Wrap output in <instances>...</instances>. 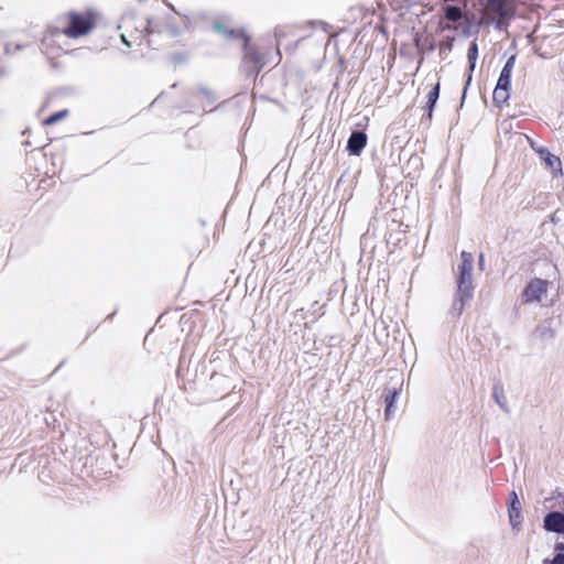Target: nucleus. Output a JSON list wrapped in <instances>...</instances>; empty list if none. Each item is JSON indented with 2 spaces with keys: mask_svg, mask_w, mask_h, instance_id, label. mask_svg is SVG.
Instances as JSON below:
<instances>
[{
  "mask_svg": "<svg viewBox=\"0 0 564 564\" xmlns=\"http://www.w3.org/2000/svg\"><path fill=\"white\" fill-rule=\"evenodd\" d=\"M99 21L100 14L94 8L66 11L57 18L56 26L46 30L42 42L48 48L61 35L73 40L85 37L97 28Z\"/></svg>",
  "mask_w": 564,
  "mask_h": 564,
  "instance_id": "f257e3e1",
  "label": "nucleus"
},
{
  "mask_svg": "<svg viewBox=\"0 0 564 564\" xmlns=\"http://www.w3.org/2000/svg\"><path fill=\"white\" fill-rule=\"evenodd\" d=\"M241 50V64L250 74L257 76L270 63L272 47L253 42L251 36L245 39Z\"/></svg>",
  "mask_w": 564,
  "mask_h": 564,
  "instance_id": "f03ea898",
  "label": "nucleus"
},
{
  "mask_svg": "<svg viewBox=\"0 0 564 564\" xmlns=\"http://www.w3.org/2000/svg\"><path fill=\"white\" fill-rule=\"evenodd\" d=\"M516 56L512 55L506 62L500 76L498 78L496 88L492 93L494 102L497 105H502L507 102L510 97V86H511V74L514 67Z\"/></svg>",
  "mask_w": 564,
  "mask_h": 564,
  "instance_id": "7ed1b4c3",
  "label": "nucleus"
},
{
  "mask_svg": "<svg viewBox=\"0 0 564 564\" xmlns=\"http://www.w3.org/2000/svg\"><path fill=\"white\" fill-rule=\"evenodd\" d=\"M511 15V8L507 0H487L482 21L490 23L497 21L501 23L505 19Z\"/></svg>",
  "mask_w": 564,
  "mask_h": 564,
  "instance_id": "20e7f679",
  "label": "nucleus"
},
{
  "mask_svg": "<svg viewBox=\"0 0 564 564\" xmlns=\"http://www.w3.org/2000/svg\"><path fill=\"white\" fill-rule=\"evenodd\" d=\"M547 289L549 282L546 280L540 278L530 280L522 292L523 303L541 302L542 297L546 295Z\"/></svg>",
  "mask_w": 564,
  "mask_h": 564,
  "instance_id": "39448f33",
  "label": "nucleus"
},
{
  "mask_svg": "<svg viewBox=\"0 0 564 564\" xmlns=\"http://www.w3.org/2000/svg\"><path fill=\"white\" fill-rule=\"evenodd\" d=\"M457 282V293L456 297L458 301V314H460L464 310L465 303L473 297V279L471 275H456Z\"/></svg>",
  "mask_w": 564,
  "mask_h": 564,
  "instance_id": "423d86ee",
  "label": "nucleus"
},
{
  "mask_svg": "<svg viewBox=\"0 0 564 564\" xmlns=\"http://www.w3.org/2000/svg\"><path fill=\"white\" fill-rule=\"evenodd\" d=\"M509 521L513 529L519 530L522 523L521 502L516 491H511L508 497Z\"/></svg>",
  "mask_w": 564,
  "mask_h": 564,
  "instance_id": "0eeeda50",
  "label": "nucleus"
},
{
  "mask_svg": "<svg viewBox=\"0 0 564 564\" xmlns=\"http://www.w3.org/2000/svg\"><path fill=\"white\" fill-rule=\"evenodd\" d=\"M402 390V381L399 382V386L394 387H386L383 390V399L386 403L384 414L386 419H389L394 413V402L398 399L399 394Z\"/></svg>",
  "mask_w": 564,
  "mask_h": 564,
  "instance_id": "6e6552de",
  "label": "nucleus"
},
{
  "mask_svg": "<svg viewBox=\"0 0 564 564\" xmlns=\"http://www.w3.org/2000/svg\"><path fill=\"white\" fill-rule=\"evenodd\" d=\"M367 134L361 131L352 132L347 142V150L355 155H359L367 144Z\"/></svg>",
  "mask_w": 564,
  "mask_h": 564,
  "instance_id": "1a4fd4ad",
  "label": "nucleus"
},
{
  "mask_svg": "<svg viewBox=\"0 0 564 564\" xmlns=\"http://www.w3.org/2000/svg\"><path fill=\"white\" fill-rule=\"evenodd\" d=\"M440 89H441V83H440V80H436V83L431 85V90L429 91V94L426 96V105L424 107V110L426 112V117L429 120H431L433 117L434 107L440 97Z\"/></svg>",
  "mask_w": 564,
  "mask_h": 564,
  "instance_id": "9d476101",
  "label": "nucleus"
},
{
  "mask_svg": "<svg viewBox=\"0 0 564 564\" xmlns=\"http://www.w3.org/2000/svg\"><path fill=\"white\" fill-rule=\"evenodd\" d=\"M215 28L228 40L238 41L240 45L245 43V39H249L250 35L246 33L243 29H228L216 24Z\"/></svg>",
  "mask_w": 564,
  "mask_h": 564,
  "instance_id": "9b49d317",
  "label": "nucleus"
},
{
  "mask_svg": "<svg viewBox=\"0 0 564 564\" xmlns=\"http://www.w3.org/2000/svg\"><path fill=\"white\" fill-rule=\"evenodd\" d=\"M473 254L467 251L460 252V263L457 267V275H471Z\"/></svg>",
  "mask_w": 564,
  "mask_h": 564,
  "instance_id": "f8f14e48",
  "label": "nucleus"
},
{
  "mask_svg": "<svg viewBox=\"0 0 564 564\" xmlns=\"http://www.w3.org/2000/svg\"><path fill=\"white\" fill-rule=\"evenodd\" d=\"M467 58H468V63H469V74L467 76L465 89L467 88V86L471 82V74H473V72H474V69L476 67V61L478 58V44H477L476 41H473L469 44V47H468V51H467Z\"/></svg>",
  "mask_w": 564,
  "mask_h": 564,
  "instance_id": "ddd939ff",
  "label": "nucleus"
},
{
  "mask_svg": "<svg viewBox=\"0 0 564 564\" xmlns=\"http://www.w3.org/2000/svg\"><path fill=\"white\" fill-rule=\"evenodd\" d=\"M545 164L552 169L555 175H562V162L558 156L544 150L540 152Z\"/></svg>",
  "mask_w": 564,
  "mask_h": 564,
  "instance_id": "4468645a",
  "label": "nucleus"
},
{
  "mask_svg": "<svg viewBox=\"0 0 564 564\" xmlns=\"http://www.w3.org/2000/svg\"><path fill=\"white\" fill-rule=\"evenodd\" d=\"M68 115H69V110L68 109L59 110V111H57V112H55V113L44 118L42 120V124L44 127L53 126V124L62 121L63 119H65Z\"/></svg>",
  "mask_w": 564,
  "mask_h": 564,
  "instance_id": "2eb2a0df",
  "label": "nucleus"
},
{
  "mask_svg": "<svg viewBox=\"0 0 564 564\" xmlns=\"http://www.w3.org/2000/svg\"><path fill=\"white\" fill-rule=\"evenodd\" d=\"M444 17L451 22H458L463 18V11L459 7L448 6L444 10Z\"/></svg>",
  "mask_w": 564,
  "mask_h": 564,
  "instance_id": "dca6fc26",
  "label": "nucleus"
},
{
  "mask_svg": "<svg viewBox=\"0 0 564 564\" xmlns=\"http://www.w3.org/2000/svg\"><path fill=\"white\" fill-rule=\"evenodd\" d=\"M494 398L496 399L497 403L501 408H505V405H506V398H505L503 388L501 386H495L494 387Z\"/></svg>",
  "mask_w": 564,
  "mask_h": 564,
  "instance_id": "f3484780",
  "label": "nucleus"
},
{
  "mask_svg": "<svg viewBox=\"0 0 564 564\" xmlns=\"http://www.w3.org/2000/svg\"><path fill=\"white\" fill-rule=\"evenodd\" d=\"M535 333L542 339L552 338L554 336V330L550 326H538Z\"/></svg>",
  "mask_w": 564,
  "mask_h": 564,
  "instance_id": "a211bd4d",
  "label": "nucleus"
},
{
  "mask_svg": "<svg viewBox=\"0 0 564 564\" xmlns=\"http://www.w3.org/2000/svg\"><path fill=\"white\" fill-rule=\"evenodd\" d=\"M549 564H564V553H556Z\"/></svg>",
  "mask_w": 564,
  "mask_h": 564,
  "instance_id": "6ab92c4d",
  "label": "nucleus"
},
{
  "mask_svg": "<svg viewBox=\"0 0 564 564\" xmlns=\"http://www.w3.org/2000/svg\"><path fill=\"white\" fill-rule=\"evenodd\" d=\"M454 39H449L445 44H441V51L443 48H446L447 51H452L453 48Z\"/></svg>",
  "mask_w": 564,
  "mask_h": 564,
  "instance_id": "aec40b11",
  "label": "nucleus"
},
{
  "mask_svg": "<svg viewBox=\"0 0 564 564\" xmlns=\"http://www.w3.org/2000/svg\"><path fill=\"white\" fill-rule=\"evenodd\" d=\"M275 65L279 64L281 62V58H282V55H281V51H280V47H279V44H276L275 46Z\"/></svg>",
  "mask_w": 564,
  "mask_h": 564,
  "instance_id": "412c9836",
  "label": "nucleus"
},
{
  "mask_svg": "<svg viewBox=\"0 0 564 564\" xmlns=\"http://www.w3.org/2000/svg\"><path fill=\"white\" fill-rule=\"evenodd\" d=\"M555 551L557 553H563L564 552V542H558L555 544Z\"/></svg>",
  "mask_w": 564,
  "mask_h": 564,
  "instance_id": "4be33fe9",
  "label": "nucleus"
},
{
  "mask_svg": "<svg viewBox=\"0 0 564 564\" xmlns=\"http://www.w3.org/2000/svg\"><path fill=\"white\" fill-rule=\"evenodd\" d=\"M444 2L459 3V4H463L464 7H466L468 0H444Z\"/></svg>",
  "mask_w": 564,
  "mask_h": 564,
  "instance_id": "5701e85b",
  "label": "nucleus"
},
{
  "mask_svg": "<svg viewBox=\"0 0 564 564\" xmlns=\"http://www.w3.org/2000/svg\"><path fill=\"white\" fill-rule=\"evenodd\" d=\"M121 39H122L123 43H124L127 46H129V47H131V46H132V43H131V42H129V41L126 39L124 34H122V35H121Z\"/></svg>",
  "mask_w": 564,
  "mask_h": 564,
  "instance_id": "b1692460",
  "label": "nucleus"
}]
</instances>
